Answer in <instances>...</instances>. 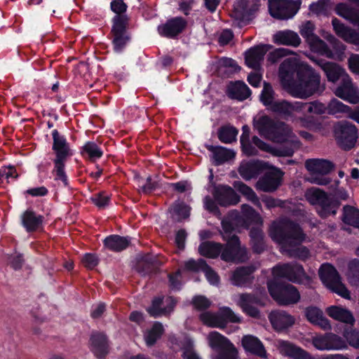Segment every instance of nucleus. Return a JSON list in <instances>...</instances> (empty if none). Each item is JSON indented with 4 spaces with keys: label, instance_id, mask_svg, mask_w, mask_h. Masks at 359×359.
Wrapping results in <instances>:
<instances>
[{
    "label": "nucleus",
    "instance_id": "obj_1",
    "mask_svg": "<svg viewBox=\"0 0 359 359\" xmlns=\"http://www.w3.org/2000/svg\"><path fill=\"white\" fill-rule=\"evenodd\" d=\"M271 236L280 244V251L287 257L302 261L310 257L309 250L301 245L306 236L296 223L284 219L271 230Z\"/></svg>",
    "mask_w": 359,
    "mask_h": 359
},
{
    "label": "nucleus",
    "instance_id": "obj_2",
    "mask_svg": "<svg viewBox=\"0 0 359 359\" xmlns=\"http://www.w3.org/2000/svg\"><path fill=\"white\" fill-rule=\"evenodd\" d=\"M297 80L292 81L285 88L293 97L306 100L314 95H321L325 85L321 83L320 74L310 65L302 63L297 70Z\"/></svg>",
    "mask_w": 359,
    "mask_h": 359
},
{
    "label": "nucleus",
    "instance_id": "obj_3",
    "mask_svg": "<svg viewBox=\"0 0 359 359\" xmlns=\"http://www.w3.org/2000/svg\"><path fill=\"white\" fill-rule=\"evenodd\" d=\"M302 102H289L286 100L276 101L269 109L273 112L278 114L285 120H290L292 123L308 130L324 133L326 125L320 119L312 116H297V114H301Z\"/></svg>",
    "mask_w": 359,
    "mask_h": 359
},
{
    "label": "nucleus",
    "instance_id": "obj_4",
    "mask_svg": "<svg viewBox=\"0 0 359 359\" xmlns=\"http://www.w3.org/2000/svg\"><path fill=\"white\" fill-rule=\"evenodd\" d=\"M273 136L268 139L276 142H290V146H282L274 150V154L278 156H292L295 149L300 147V142L292 133L289 125L277 121L273 130Z\"/></svg>",
    "mask_w": 359,
    "mask_h": 359
},
{
    "label": "nucleus",
    "instance_id": "obj_5",
    "mask_svg": "<svg viewBox=\"0 0 359 359\" xmlns=\"http://www.w3.org/2000/svg\"><path fill=\"white\" fill-rule=\"evenodd\" d=\"M332 133L337 145L344 151L353 149L358 138L356 126L346 121L336 122L332 127Z\"/></svg>",
    "mask_w": 359,
    "mask_h": 359
},
{
    "label": "nucleus",
    "instance_id": "obj_6",
    "mask_svg": "<svg viewBox=\"0 0 359 359\" xmlns=\"http://www.w3.org/2000/svg\"><path fill=\"white\" fill-rule=\"evenodd\" d=\"M226 243L223 245L221 259L226 262L234 264L243 263L250 259V254L247 248L242 245L239 238L236 235L226 238L224 236Z\"/></svg>",
    "mask_w": 359,
    "mask_h": 359
},
{
    "label": "nucleus",
    "instance_id": "obj_7",
    "mask_svg": "<svg viewBox=\"0 0 359 359\" xmlns=\"http://www.w3.org/2000/svg\"><path fill=\"white\" fill-rule=\"evenodd\" d=\"M305 167L310 172V176L307 179L309 182L321 186L327 185L330 182V179L324 175L334 168V164L331 161L311 158L306 161Z\"/></svg>",
    "mask_w": 359,
    "mask_h": 359
},
{
    "label": "nucleus",
    "instance_id": "obj_8",
    "mask_svg": "<svg viewBox=\"0 0 359 359\" xmlns=\"http://www.w3.org/2000/svg\"><path fill=\"white\" fill-rule=\"evenodd\" d=\"M319 276L328 289L344 298L350 299L349 291L341 283L339 273L332 265L323 264L319 269Z\"/></svg>",
    "mask_w": 359,
    "mask_h": 359
},
{
    "label": "nucleus",
    "instance_id": "obj_9",
    "mask_svg": "<svg viewBox=\"0 0 359 359\" xmlns=\"http://www.w3.org/2000/svg\"><path fill=\"white\" fill-rule=\"evenodd\" d=\"M273 273L275 276L286 278L294 283H309L311 280L302 265L296 262L278 264L273 268Z\"/></svg>",
    "mask_w": 359,
    "mask_h": 359
},
{
    "label": "nucleus",
    "instance_id": "obj_10",
    "mask_svg": "<svg viewBox=\"0 0 359 359\" xmlns=\"http://www.w3.org/2000/svg\"><path fill=\"white\" fill-rule=\"evenodd\" d=\"M305 197L311 204L320 207L319 214L322 217L336 214L338 205L330 198L324 191L312 187L306 190Z\"/></svg>",
    "mask_w": 359,
    "mask_h": 359
},
{
    "label": "nucleus",
    "instance_id": "obj_11",
    "mask_svg": "<svg viewBox=\"0 0 359 359\" xmlns=\"http://www.w3.org/2000/svg\"><path fill=\"white\" fill-rule=\"evenodd\" d=\"M268 290L274 300L280 305H290L297 303L300 299V294L292 285H280L269 283Z\"/></svg>",
    "mask_w": 359,
    "mask_h": 359
},
{
    "label": "nucleus",
    "instance_id": "obj_12",
    "mask_svg": "<svg viewBox=\"0 0 359 359\" xmlns=\"http://www.w3.org/2000/svg\"><path fill=\"white\" fill-rule=\"evenodd\" d=\"M300 4L299 0H270L269 10L273 18L286 20L292 18L297 13Z\"/></svg>",
    "mask_w": 359,
    "mask_h": 359
},
{
    "label": "nucleus",
    "instance_id": "obj_13",
    "mask_svg": "<svg viewBox=\"0 0 359 359\" xmlns=\"http://www.w3.org/2000/svg\"><path fill=\"white\" fill-rule=\"evenodd\" d=\"M314 24L311 21H306L302 25L299 32L315 51L327 57H333L334 55L326 43L314 34Z\"/></svg>",
    "mask_w": 359,
    "mask_h": 359
},
{
    "label": "nucleus",
    "instance_id": "obj_14",
    "mask_svg": "<svg viewBox=\"0 0 359 359\" xmlns=\"http://www.w3.org/2000/svg\"><path fill=\"white\" fill-rule=\"evenodd\" d=\"M128 20V16H117L113 18L111 34L113 35L114 50L117 52L121 51L126 43L129 41L130 38L126 33Z\"/></svg>",
    "mask_w": 359,
    "mask_h": 359
},
{
    "label": "nucleus",
    "instance_id": "obj_15",
    "mask_svg": "<svg viewBox=\"0 0 359 359\" xmlns=\"http://www.w3.org/2000/svg\"><path fill=\"white\" fill-rule=\"evenodd\" d=\"M334 93L337 97L351 104L359 102V90L352 82L348 75L343 77L339 86L335 88Z\"/></svg>",
    "mask_w": 359,
    "mask_h": 359
},
{
    "label": "nucleus",
    "instance_id": "obj_16",
    "mask_svg": "<svg viewBox=\"0 0 359 359\" xmlns=\"http://www.w3.org/2000/svg\"><path fill=\"white\" fill-rule=\"evenodd\" d=\"M275 346L279 353L293 359H313V355L293 343L283 339H276Z\"/></svg>",
    "mask_w": 359,
    "mask_h": 359
},
{
    "label": "nucleus",
    "instance_id": "obj_17",
    "mask_svg": "<svg viewBox=\"0 0 359 359\" xmlns=\"http://www.w3.org/2000/svg\"><path fill=\"white\" fill-rule=\"evenodd\" d=\"M257 269V266L254 264L237 267L231 273L230 278L231 283L238 287H246L250 285L254 280L253 273Z\"/></svg>",
    "mask_w": 359,
    "mask_h": 359
},
{
    "label": "nucleus",
    "instance_id": "obj_18",
    "mask_svg": "<svg viewBox=\"0 0 359 359\" xmlns=\"http://www.w3.org/2000/svg\"><path fill=\"white\" fill-rule=\"evenodd\" d=\"M214 199L221 206H229L237 204L240 201L239 196L230 187L219 185L214 188L212 191Z\"/></svg>",
    "mask_w": 359,
    "mask_h": 359
},
{
    "label": "nucleus",
    "instance_id": "obj_19",
    "mask_svg": "<svg viewBox=\"0 0 359 359\" xmlns=\"http://www.w3.org/2000/svg\"><path fill=\"white\" fill-rule=\"evenodd\" d=\"M283 175L280 170L268 172L257 181L256 187L265 192H273L281 184Z\"/></svg>",
    "mask_w": 359,
    "mask_h": 359
},
{
    "label": "nucleus",
    "instance_id": "obj_20",
    "mask_svg": "<svg viewBox=\"0 0 359 359\" xmlns=\"http://www.w3.org/2000/svg\"><path fill=\"white\" fill-rule=\"evenodd\" d=\"M90 349L98 359H102L109 352L107 337L103 332H94L90 338Z\"/></svg>",
    "mask_w": 359,
    "mask_h": 359
},
{
    "label": "nucleus",
    "instance_id": "obj_21",
    "mask_svg": "<svg viewBox=\"0 0 359 359\" xmlns=\"http://www.w3.org/2000/svg\"><path fill=\"white\" fill-rule=\"evenodd\" d=\"M313 62L318 65L325 72L327 81L332 83H336L339 79L347 76L346 71L337 63L327 62L322 59L313 60Z\"/></svg>",
    "mask_w": 359,
    "mask_h": 359
},
{
    "label": "nucleus",
    "instance_id": "obj_22",
    "mask_svg": "<svg viewBox=\"0 0 359 359\" xmlns=\"http://www.w3.org/2000/svg\"><path fill=\"white\" fill-rule=\"evenodd\" d=\"M257 9L255 0H236L231 15L236 20L243 22L248 20Z\"/></svg>",
    "mask_w": 359,
    "mask_h": 359
},
{
    "label": "nucleus",
    "instance_id": "obj_23",
    "mask_svg": "<svg viewBox=\"0 0 359 359\" xmlns=\"http://www.w3.org/2000/svg\"><path fill=\"white\" fill-rule=\"evenodd\" d=\"M186 25V21L182 18H175L159 25L158 32L162 36L174 38L182 32Z\"/></svg>",
    "mask_w": 359,
    "mask_h": 359
},
{
    "label": "nucleus",
    "instance_id": "obj_24",
    "mask_svg": "<svg viewBox=\"0 0 359 359\" xmlns=\"http://www.w3.org/2000/svg\"><path fill=\"white\" fill-rule=\"evenodd\" d=\"M269 318L273 329L278 332L288 329L295 323L294 316L284 311H272Z\"/></svg>",
    "mask_w": 359,
    "mask_h": 359
},
{
    "label": "nucleus",
    "instance_id": "obj_25",
    "mask_svg": "<svg viewBox=\"0 0 359 359\" xmlns=\"http://www.w3.org/2000/svg\"><path fill=\"white\" fill-rule=\"evenodd\" d=\"M241 343L245 351L261 358H268V353L263 343L257 337L250 334L245 335L242 338Z\"/></svg>",
    "mask_w": 359,
    "mask_h": 359
},
{
    "label": "nucleus",
    "instance_id": "obj_26",
    "mask_svg": "<svg viewBox=\"0 0 359 359\" xmlns=\"http://www.w3.org/2000/svg\"><path fill=\"white\" fill-rule=\"evenodd\" d=\"M305 316L308 321L324 330H331L329 320L324 316L323 312L316 306H308L305 309Z\"/></svg>",
    "mask_w": 359,
    "mask_h": 359
},
{
    "label": "nucleus",
    "instance_id": "obj_27",
    "mask_svg": "<svg viewBox=\"0 0 359 359\" xmlns=\"http://www.w3.org/2000/svg\"><path fill=\"white\" fill-rule=\"evenodd\" d=\"M266 51L267 50L263 46H257L249 49L245 55L246 65L255 70L259 69Z\"/></svg>",
    "mask_w": 359,
    "mask_h": 359
},
{
    "label": "nucleus",
    "instance_id": "obj_28",
    "mask_svg": "<svg viewBox=\"0 0 359 359\" xmlns=\"http://www.w3.org/2000/svg\"><path fill=\"white\" fill-rule=\"evenodd\" d=\"M276 122L266 115L257 116L253 118V128L260 135L268 139L269 136H273L272 130Z\"/></svg>",
    "mask_w": 359,
    "mask_h": 359
},
{
    "label": "nucleus",
    "instance_id": "obj_29",
    "mask_svg": "<svg viewBox=\"0 0 359 359\" xmlns=\"http://www.w3.org/2000/svg\"><path fill=\"white\" fill-rule=\"evenodd\" d=\"M206 149L212 153V158L215 165H219L224 163L234 158L236 153L221 146H212L205 144Z\"/></svg>",
    "mask_w": 359,
    "mask_h": 359
},
{
    "label": "nucleus",
    "instance_id": "obj_30",
    "mask_svg": "<svg viewBox=\"0 0 359 359\" xmlns=\"http://www.w3.org/2000/svg\"><path fill=\"white\" fill-rule=\"evenodd\" d=\"M168 308H161L163 298L157 297L153 299L151 306L147 311L151 316L156 318L170 313L176 304V301L171 297H168Z\"/></svg>",
    "mask_w": 359,
    "mask_h": 359
},
{
    "label": "nucleus",
    "instance_id": "obj_31",
    "mask_svg": "<svg viewBox=\"0 0 359 359\" xmlns=\"http://www.w3.org/2000/svg\"><path fill=\"white\" fill-rule=\"evenodd\" d=\"M325 312L330 317L336 320L351 325L355 323V318L352 313L345 308L338 306H331L325 309Z\"/></svg>",
    "mask_w": 359,
    "mask_h": 359
},
{
    "label": "nucleus",
    "instance_id": "obj_32",
    "mask_svg": "<svg viewBox=\"0 0 359 359\" xmlns=\"http://www.w3.org/2000/svg\"><path fill=\"white\" fill-rule=\"evenodd\" d=\"M53 149L56 154L55 158L67 159L70 155V149L66 139L60 135L57 130L53 131Z\"/></svg>",
    "mask_w": 359,
    "mask_h": 359
},
{
    "label": "nucleus",
    "instance_id": "obj_33",
    "mask_svg": "<svg viewBox=\"0 0 359 359\" xmlns=\"http://www.w3.org/2000/svg\"><path fill=\"white\" fill-rule=\"evenodd\" d=\"M42 215H36L32 210L28 209L21 216L22 224L27 231H34L38 229L43 222Z\"/></svg>",
    "mask_w": 359,
    "mask_h": 359
},
{
    "label": "nucleus",
    "instance_id": "obj_34",
    "mask_svg": "<svg viewBox=\"0 0 359 359\" xmlns=\"http://www.w3.org/2000/svg\"><path fill=\"white\" fill-rule=\"evenodd\" d=\"M273 41L277 44L297 47L300 44L301 39L296 32L286 29L277 32L273 35Z\"/></svg>",
    "mask_w": 359,
    "mask_h": 359
},
{
    "label": "nucleus",
    "instance_id": "obj_35",
    "mask_svg": "<svg viewBox=\"0 0 359 359\" xmlns=\"http://www.w3.org/2000/svg\"><path fill=\"white\" fill-rule=\"evenodd\" d=\"M295 72L294 62L290 58L285 59L280 65L278 75L285 88L293 81Z\"/></svg>",
    "mask_w": 359,
    "mask_h": 359
},
{
    "label": "nucleus",
    "instance_id": "obj_36",
    "mask_svg": "<svg viewBox=\"0 0 359 359\" xmlns=\"http://www.w3.org/2000/svg\"><path fill=\"white\" fill-rule=\"evenodd\" d=\"M261 166L259 161L243 162L238 168L240 175L245 180L256 177L260 172Z\"/></svg>",
    "mask_w": 359,
    "mask_h": 359
},
{
    "label": "nucleus",
    "instance_id": "obj_37",
    "mask_svg": "<svg viewBox=\"0 0 359 359\" xmlns=\"http://www.w3.org/2000/svg\"><path fill=\"white\" fill-rule=\"evenodd\" d=\"M251 94L248 86L242 81H236L231 83L228 88V95L231 98L238 100H244Z\"/></svg>",
    "mask_w": 359,
    "mask_h": 359
},
{
    "label": "nucleus",
    "instance_id": "obj_38",
    "mask_svg": "<svg viewBox=\"0 0 359 359\" xmlns=\"http://www.w3.org/2000/svg\"><path fill=\"white\" fill-rule=\"evenodd\" d=\"M223 245L213 241L203 242L198 247V252L201 255L209 257L216 258L221 256Z\"/></svg>",
    "mask_w": 359,
    "mask_h": 359
},
{
    "label": "nucleus",
    "instance_id": "obj_39",
    "mask_svg": "<svg viewBox=\"0 0 359 359\" xmlns=\"http://www.w3.org/2000/svg\"><path fill=\"white\" fill-rule=\"evenodd\" d=\"M336 12L341 17L359 27V11L354 8L346 4H339L336 6Z\"/></svg>",
    "mask_w": 359,
    "mask_h": 359
},
{
    "label": "nucleus",
    "instance_id": "obj_40",
    "mask_svg": "<svg viewBox=\"0 0 359 359\" xmlns=\"http://www.w3.org/2000/svg\"><path fill=\"white\" fill-rule=\"evenodd\" d=\"M158 262L157 259L150 255L143 257L137 265V271L142 276L149 275L157 267Z\"/></svg>",
    "mask_w": 359,
    "mask_h": 359
},
{
    "label": "nucleus",
    "instance_id": "obj_41",
    "mask_svg": "<svg viewBox=\"0 0 359 359\" xmlns=\"http://www.w3.org/2000/svg\"><path fill=\"white\" fill-rule=\"evenodd\" d=\"M104 245L109 250L119 252L126 249L130 243L127 237L112 235L107 237L104 241Z\"/></svg>",
    "mask_w": 359,
    "mask_h": 359
},
{
    "label": "nucleus",
    "instance_id": "obj_42",
    "mask_svg": "<svg viewBox=\"0 0 359 359\" xmlns=\"http://www.w3.org/2000/svg\"><path fill=\"white\" fill-rule=\"evenodd\" d=\"M208 339L209 345L212 348L218 349L219 351L233 346V344L227 338L217 332H211L208 336Z\"/></svg>",
    "mask_w": 359,
    "mask_h": 359
},
{
    "label": "nucleus",
    "instance_id": "obj_43",
    "mask_svg": "<svg viewBox=\"0 0 359 359\" xmlns=\"http://www.w3.org/2000/svg\"><path fill=\"white\" fill-rule=\"evenodd\" d=\"M341 219L345 224L359 229V210L351 205L344 206Z\"/></svg>",
    "mask_w": 359,
    "mask_h": 359
},
{
    "label": "nucleus",
    "instance_id": "obj_44",
    "mask_svg": "<svg viewBox=\"0 0 359 359\" xmlns=\"http://www.w3.org/2000/svg\"><path fill=\"white\" fill-rule=\"evenodd\" d=\"M238 130L233 126H225L218 130L219 140L225 144H231L236 141Z\"/></svg>",
    "mask_w": 359,
    "mask_h": 359
},
{
    "label": "nucleus",
    "instance_id": "obj_45",
    "mask_svg": "<svg viewBox=\"0 0 359 359\" xmlns=\"http://www.w3.org/2000/svg\"><path fill=\"white\" fill-rule=\"evenodd\" d=\"M163 325L159 322H156L152 327L144 334V340L149 346H153L156 341L160 339L163 333Z\"/></svg>",
    "mask_w": 359,
    "mask_h": 359
},
{
    "label": "nucleus",
    "instance_id": "obj_46",
    "mask_svg": "<svg viewBox=\"0 0 359 359\" xmlns=\"http://www.w3.org/2000/svg\"><path fill=\"white\" fill-rule=\"evenodd\" d=\"M302 106L301 107V113H302L304 110H306V112L310 114L322 115L327 113V106L317 100L309 102H302Z\"/></svg>",
    "mask_w": 359,
    "mask_h": 359
},
{
    "label": "nucleus",
    "instance_id": "obj_47",
    "mask_svg": "<svg viewBox=\"0 0 359 359\" xmlns=\"http://www.w3.org/2000/svg\"><path fill=\"white\" fill-rule=\"evenodd\" d=\"M235 187L246 198L250 201L258 208H262V204L255 192L250 187L243 182H238L235 184Z\"/></svg>",
    "mask_w": 359,
    "mask_h": 359
},
{
    "label": "nucleus",
    "instance_id": "obj_48",
    "mask_svg": "<svg viewBox=\"0 0 359 359\" xmlns=\"http://www.w3.org/2000/svg\"><path fill=\"white\" fill-rule=\"evenodd\" d=\"M201 321L210 326L224 328V321L221 320L219 311L217 313L204 312L200 315Z\"/></svg>",
    "mask_w": 359,
    "mask_h": 359
},
{
    "label": "nucleus",
    "instance_id": "obj_49",
    "mask_svg": "<svg viewBox=\"0 0 359 359\" xmlns=\"http://www.w3.org/2000/svg\"><path fill=\"white\" fill-rule=\"evenodd\" d=\"M327 114L337 116L339 114H349L351 107L336 98L332 99L327 105Z\"/></svg>",
    "mask_w": 359,
    "mask_h": 359
},
{
    "label": "nucleus",
    "instance_id": "obj_50",
    "mask_svg": "<svg viewBox=\"0 0 359 359\" xmlns=\"http://www.w3.org/2000/svg\"><path fill=\"white\" fill-rule=\"evenodd\" d=\"M332 6L330 0H319L310 5V10L318 15H327L331 12Z\"/></svg>",
    "mask_w": 359,
    "mask_h": 359
},
{
    "label": "nucleus",
    "instance_id": "obj_51",
    "mask_svg": "<svg viewBox=\"0 0 359 359\" xmlns=\"http://www.w3.org/2000/svg\"><path fill=\"white\" fill-rule=\"evenodd\" d=\"M238 212L237 211H232L230 212V215L228 219L222 220V225L224 232L223 236H225L226 238L231 236L230 234L235 230V227L238 224Z\"/></svg>",
    "mask_w": 359,
    "mask_h": 359
},
{
    "label": "nucleus",
    "instance_id": "obj_52",
    "mask_svg": "<svg viewBox=\"0 0 359 359\" xmlns=\"http://www.w3.org/2000/svg\"><path fill=\"white\" fill-rule=\"evenodd\" d=\"M347 278L348 282L355 286L359 287V260L354 259L348 263Z\"/></svg>",
    "mask_w": 359,
    "mask_h": 359
},
{
    "label": "nucleus",
    "instance_id": "obj_53",
    "mask_svg": "<svg viewBox=\"0 0 359 359\" xmlns=\"http://www.w3.org/2000/svg\"><path fill=\"white\" fill-rule=\"evenodd\" d=\"M136 181L140 193L147 194L155 190L158 187V182L156 180H154L151 177H148L146 179L145 182H144V180L140 177H137Z\"/></svg>",
    "mask_w": 359,
    "mask_h": 359
},
{
    "label": "nucleus",
    "instance_id": "obj_54",
    "mask_svg": "<svg viewBox=\"0 0 359 359\" xmlns=\"http://www.w3.org/2000/svg\"><path fill=\"white\" fill-rule=\"evenodd\" d=\"M275 92L273 90L271 85L269 83L264 82L262 92L260 95V100L265 105L271 108L274 104Z\"/></svg>",
    "mask_w": 359,
    "mask_h": 359
},
{
    "label": "nucleus",
    "instance_id": "obj_55",
    "mask_svg": "<svg viewBox=\"0 0 359 359\" xmlns=\"http://www.w3.org/2000/svg\"><path fill=\"white\" fill-rule=\"evenodd\" d=\"M66 159L55 158L54 170L53 172L55 174L56 180H61L65 186L68 184L67 177L65 171V163Z\"/></svg>",
    "mask_w": 359,
    "mask_h": 359
},
{
    "label": "nucleus",
    "instance_id": "obj_56",
    "mask_svg": "<svg viewBox=\"0 0 359 359\" xmlns=\"http://www.w3.org/2000/svg\"><path fill=\"white\" fill-rule=\"evenodd\" d=\"M260 303L261 300L256 294L243 293L240 294L238 305L242 308L250 305H258Z\"/></svg>",
    "mask_w": 359,
    "mask_h": 359
},
{
    "label": "nucleus",
    "instance_id": "obj_57",
    "mask_svg": "<svg viewBox=\"0 0 359 359\" xmlns=\"http://www.w3.org/2000/svg\"><path fill=\"white\" fill-rule=\"evenodd\" d=\"M328 40L332 46V50H331L330 48L329 49L334 55L333 57L330 58L335 59L341 57L344 55V50L346 49L344 44L332 36H330Z\"/></svg>",
    "mask_w": 359,
    "mask_h": 359
},
{
    "label": "nucleus",
    "instance_id": "obj_58",
    "mask_svg": "<svg viewBox=\"0 0 359 359\" xmlns=\"http://www.w3.org/2000/svg\"><path fill=\"white\" fill-rule=\"evenodd\" d=\"M221 320L224 321V327H226L227 323H239L241 319L238 317L232 310L229 307H223L219 311Z\"/></svg>",
    "mask_w": 359,
    "mask_h": 359
},
{
    "label": "nucleus",
    "instance_id": "obj_59",
    "mask_svg": "<svg viewBox=\"0 0 359 359\" xmlns=\"http://www.w3.org/2000/svg\"><path fill=\"white\" fill-rule=\"evenodd\" d=\"M83 151L88 155L91 161L100 158L102 156V151L98 146L92 142H87L83 147Z\"/></svg>",
    "mask_w": 359,
    "mask_h": 359
},
{
    "label": "nucleus",
    "instance_id": "obj_60",
    "mask_svg": "<svg viewBox=\"0 0 359 359\" xmlns=\"http://www.w3.org/2000/svg\"><path fill=\"white\" fill-rule=\"evenodd\" d=\"M205 264L206 262L203 259H198V260L189 259L184 262V269L188 271L198 272L199 271H203Z\"/></svg>",
    "mask_w": 359,
    "mask_h": 359
},
{
    "label": "nucleus",
    "instance_id": "obj_61",
    "mask_svg": "<svg viewBox=\"0 0 359 359\" xmlns=\"http://www.w3.org/2000/svg\"><path fill=\"white\" fill-rule=\"evenodd\" d=\"M241 212L247 220L259 223L262 221L260 215L250 205L243 204L241 206Z\"/></svg>",
    "mask_w": 359,
    "mask_h": 359
},
{
    "label": "nucleus",
    "instance_id": "obj_62",
    "mask_svg": "<svg viewBox=\"0 0 359 359\" xmlns=\"http://www.w3.org/2000/svg\"><path fill=\"white\" fill-rule=\"evenodd\" d=\"M346 347L345 341L339 336L328 334V350H339Z\"/></svg>",
    "mask_w": 359,
    "mask_h": 359
},
{
    "label": "nucleus",
    "instance_id": "obj_63",
    "mask_svg": "<svg viewBox=\"0 0 359 359\" xmlns=\"http://www.w3.org/2000/svg\"><path fill=\"white\" fill-rule=\"evenodd\" d=\"M213 359H238V353L233 345L226 349L220 351Z\"/></svg>",
    "mask_w": 359,
    "mask_h": 359
},
{
    "label": "nucleus",
    "instance_id": "obj_64",
    "mask_svg": "<svg viewBox=\"0 0 359 359\" xmlns=\"http://www.w3.org/2000/svg\"><path fill=\"white\" fill-rule=\"evenodd\" d=\"M91 201L98 208H104L109 204L110 196L104 192H100L95 194L91 198Z\"/></svg>",
    "mask_w": 359,
    "mask_h": 359
}]
</instances>
